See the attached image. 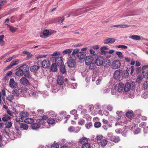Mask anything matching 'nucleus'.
<instances>
[{"mask_svg":"<svg viewBox=\"0 0 148 148\" xmlns=\"http://www.w3.org/2000/svg\"><path fill=\"white\" fill-rule=\"evenodd\" d=\"M15 20L18 21L16 17L13 16L11 17L10 21L11 22L14 23L15 21Z\"/></svg>","mask_w":148,"mask_h":148,"instance_id":"60","label":"nucleus"},{"mask_svg":"<svg viewBox=\"0 0 148 148\" xmlns=\"http://www.w3.org/2000/svg\"><path fill=\"white\" fill-rule=\"evenodd\" d=\"M85 122L84 120L82 119H80L78 121V124L80 125H83L84 124Z\"/></svg>","mask_w":148,"mask_h":148,"instance_id":"48","label":"nucleus"},{"mask_svg":"<svg viewBox=\"0 0 148 148\" xmlns=\"http://www.w3.org/2000/svg\"><path fill=\"white\" fill-rule=\"evenodd\" d=\"M19 68L22 69V70H23V72L27 71H29V67L28 66L25 64H23Z\"/></svg>","mask_w":148,"mask_h":148,"instance_id":"21","label":"nucleus"},{"mask_svg":"<svg viewBox=\"0 0 148 148\" xmlns=\"http://www.w3.org/2000/svg\"><path fill=\"white\" fill-rule=\"evenodd\" d=\"M4 37V35H2L0 36V44L1 45H3L4 44V42L3 40Z\"/></svg>","mask_w":148,"mask_h":148,"instance_id":"46","label":"nucleus"},{"mask_svg":"<svg viewBox=\"0 0 148 148\" xmlns=\"http://www.w3.org/2000/svg\"><path fill=\"white\" fill-rule=\"evenodd\" d=\"M85 63L87 65H89L91 63L94 62V58L91 56L86 57L85 59Z\"/></svg>","mask_w":148,"mask_h":148,"instance_id":"7","label":"nucleus"},{"mask_svg":"<svg viewBox=\"0 0 148 148\" xmlns=\"http://www.w3.org/2000/svg\"><path fill=\"white\" fill-rule=\"evenodd\" d=\"M29 114L28 113L25 112V111H22L20 112V115L21 117H27L28 116Z\"/></svg>","mask_w":148,"mask_h":148,"instance_id":"33","label":"nucleus"},{"mask_svg":"<svg viewBox=\"0 0 148 148\" xmlns=\"http://www.w3.org/2000/svg\"><path fill=\"white\" fill-rule=\"evenodd\" d=\"M47 122L49 124L51 125H52L56 122L55 120L52 118L49 119L47 120Z\"/></svg>","mask_w":148,"mask_h":148,"instance_id":"38","label":"nucleus"},{"mask_svg":"<svg viewBox=\"0 0 148 148\" xmlns=\"http://www.w3.org/2000/svg\"><path fill=\"white\" fill-rule=\"evenodd\" d=\"M14 66V64H13V62L10 63V65L8 66L5 69V70H8L10 68H11L13 66Z\"/></svg>","mask_w":148,"mask_h":148,"instance_id":"57","label":"nucleus"},{"mask_svg":"<svg viewBox=\"0 0 148 148\" xmlns=\"http://www.w3.org/2000/svg\"><path fill=\"white\" fill-rule=\"evenodd\" d=\"M122 76L125 78H127L129 76V73L127 70L122 71Z\"/></svg>","mask_w":148,"mask_h":148,"instance_id":"35","label":"nucleus"},{"mask_svg":"<svg viewBox=\"0 0 148 148\" xmlns=\"http://www.w3.org/2000/svg\"><path fill=\"white\" fill-rule=\"evenodd\" d=\"M24 76L27 78H30L31 77L29 71H27L24 72Z\"/></svg>","mask_w":148,"mask_h":148,"instance_id":"45","label":"nucleus"},{"mask_svg":"<svg viewBox=\"0 0 148 148\" xmlns=\"http://www.w3.org/2000/svg\"><path fill=\"white\" fill-rule=\"evenodd\" d=\"M96 138L97 140V142L98 143H99L100 141H101L103 139V136L101 135L97 136Z\"/></svg>","mask_w":148,"mask_h":148,"instance_id":"42","label":"nucleus"},{"mask_svg":"<svg viewBox=\"0 0 148 148\" xmlns=\"http://www.w3.org/2000/svg\"><path fill=\"white\" fill-rule=\"evenodd\" d=\"M44 121L42 119H37L36 123H34L32 125L31 127L33 129L37 130L41 126V125L45 124Z\"/></svg>","mask_w":148,"mask_h":148,"instance_id":"2","label":"nucleus"},{"mask_svg":"<svg viewBox=\"0 0 148 148\" xmlns=\"http://www.w3.org/2000/svg\"><path fill=\"white\" fill-rule=\"evenodd\" d=\"M28 93L29 95L34 98H36L37 97L38 95V93L36 91H32L31 90H29Z\"/></svg>","mask_w":148,"mask_h":148,"instance_id":"20","label":"nucleus"},{"mask_svg":"<svg viewBox=\"0 0 148 148\" xmlns=\"http://www.w3.org/2000/svg\"><path fill=\"white\" fill-rule=\"evenodd\" d=\"M24 122L27 123H32L34 122V120L33 118H27L25 119Z\"/></svg>","mask_w":148,"mask_h":148,"instance_id":"32","label":"nucleus"},{"mask_svg":"<svg viewBox=\"0 0 148 148\" xmlns=\"http://www.w3.org/2000/svg\"><path fill=\"white\" fill-rule=\"evenodd\" d=\"M116 113L119 116L117 118L118 120L121 119H123V112H122L118 111H117Z\"/></svg>","mask_w":148,"mask_h":148,"instance_id":"25","label":"nucleus"},{"mask_svg":"<svg viewBox=\"0 0 148 148\" xmlns=\"http://www.w3.org/2000/svg\"><path fill=\"white\" fill-rule=\"evenodd\" d=\"M143 77V76L142 74H139L136 79V82L138 83H140L142 82Z\"/></svg>","mask_w":148,"mask_h":148,"instance_id":"24","label":"nucleus"},{"mask_svg":"<svg viewBox=\"0 0 148 148\" xmlns=\"http://www.w3.org/2000/svg\"><path fill=\"white\" fill-rule=\"evenodd\" d=\"M84 117L88 121H90L91 119V117L88 114H87L84 116Z\"/></svg>","mask_w":148,"mask_h":148,"instance_id":"56","label":"nucleus"},{"mask_svg":"<svg viewBox=\"0 0 148 148\" xmlns=\"http://www.w3.org/2000/svg\"><path fill=\"white\" fill-rule=\"evenodd\" d=\"M15 74L18 76H22L24 75L23 71V70L20 68L16 71Z\"/></svg>","mask_w":148,"mask_h":148,"instance_id":"23","label":"nucleus"},{"mask_svg":"<svg viewBox=\"0 0 148 148\" xmlns=\"http://www.w3.org/2000/svg\"><path fill=\"white\" fill-rule=\"evenodd\" d=\"M48 113L49 114V115L52 117H54L55 116V114H54V112L53 111H50L48 112Z\"/></svg>","mask_w":148,"mask_h":148,"instance_id":"64","label":"nucleus"},{"mask_svg":"<svg viewBox=\"0 0 148 148\" xmlns=\"http://www.w3.org/2000/svg\"><path fill=\"white\" fill-rule=\"evenodd\" d=\"M82 148H90V145L89 143H87L82 145Z\"/></svg>","mask_w":148,"mask_h":148,"instance_id":"50","label":"nucleus"},{"mask_svg":"<svg viewBox=\"0 0 148 148\" xmlns=\"http://www.w3.org/2000/svg\"><path fill=\"white\" fill-rule=\"evenodd\" d=\"M99 143V145L101 146V147H104L107 144V141L105 139H103L101 141H100Z\"/></svg>","mask_w":148,"mask_h":148,"instance_id":"27","label":"nucleus"},{"mask_svg":"<svg viewBox=\"0 0 148 148\" xmlns=\"http://www.w3.org/2000/svg\"><path fill=\"white\" fill-rule=\"evenodd\" d=\"M9 86L12 88H17V84L13 78H11L9 82Z\"/></svg>","mask_w":148,"mask_h":148,"instance_id":"4","label":"nucleus"},{"mask_svg":"<svg viewBox=\"0 0 148 148\" xmlns=\"http://www.w3.org/2000/svg\"><path fill=\"white\" fill-rule=\"evenodd\" d=\"M124 86V84L121 83L119 84V86H117V90L118 93L123 91Z\"/></svg>","mask_w":148,"mask_h":148,"instance_id":"16","label":"nucleus"},{"mask_svg":"<svg viewBox=\"0 0 148 148\" xmlns=\"http://www.w3.org/2000/svg\"><path fill=\"white\" fill-rule=\"evenodd\" d=\"M101 52L102 53L105 54L106 52V50H108L107 47L103 46L101 48Z\"/></svg>","mask_w":148,"mask_h":148,"instance_id":"31","label":"nucleus"},{"mask_svg":"<svg viewBox=\"0 0 148 148\" xmlns=\"http://www.w3.org/2000/svg\"><path fill=\"white\" fill-rule=\"evenodd\" d=\"M40 68V66L38 65H33L30 68V71L32 72H35L37 71Z\"/></svg>","mask_w":148,"mask_h":148,"instance_id":"15","label":"nucleus"},{"mask_svg":"<svg viewBox=\"0 0 148 148\" xmlns=\"http://www.w3.org/2000/svg\"><path fill=\"white\" fill-rule=\"evenodd\" d=\"M42 34L43 35V36L44 37H43L41 36H40L41 37L43 38H47L51 35L52 34V33L50 32V31L48 29H46L43 32Z\"/></svg>","mask_w":148,"mask_h":148,"instance_id":"13","label":"nucleus"},{"mask_svg":"<svg viewBox=\"0 0 148 148\" xmlns=\"http://www.w3.org/2000/svg\"><path fill=\"white\" fill-rule=\"evenodd\" d=\"M121 62L119 60H116L112 63L111 66L113 69H116L119 68L121 66Z\"/></svg>","mask_w":148,"mask_h":148,"instance_id":"6","label":"nucleus"},{"mask_svg":"<svg viewBox=\"0 0 148 148\" xmlns=\"http://www.w3.org/2000/svg\"><path fill=\"white\" fill-rule=\"evenodd\" d=\"M104 60L103 58L99 57L96 59L95 64L98 66H100L102 65L104 62Z\"/></svg>","mask_w":148,"mask_h":148,"instance_id":"9","label":"nucleus"},{"mask_svg":"<svg viewBox=\"0 0 148 148\" xmlns=\"http://www.w3.org/2000/svg\"><path fill=\"white\" fill-rule=\"evenodd\" d=\"M20 127L25 130H27L29 128L28 125L24 123H21Z\"/></svg>","mask_w":148,"mask_h":148,"instance_id":"30","label":"nucleus"},{"mask_svg":"<svg viewBox=\"0 0 148 148\" xmlns=\"http://www.w3.org/2000/svg\"><path fill=\"white\" fill-rule=\"evenodd\" d=\"M13 99L14 97L11 95H9L7 98V99L10 102Z\"/></svg>","mask_w":148,"mask_h":148,"instance_id":"53","label":"nucleus"},{"mask_svg":"<svg viewBox=\"0 0 148 148\" xmlns=\"http://www.w3.org/2000/svg\"><path fill=\"white\" fill-rule=\"evenodd\" d=\"M92 126V123L89 122L86 123L85 125V126L87 129H89Z\"/></svg>","mask_w":148,"mask_h":148,"instance_id":"52","label":"nucleus"},{"mask_svg":"<svg viewBox=\"0 0 148 148\" xmlns=\"http://www.w3.org/2000/svg\"><path fill=\"white\" fill-rule=\"evenodd\" d=\"M79 142L80 144L83 145V144H85L88 143V140L87 138L82 137L79 140Z\"/></svg>","mask_w":148,"mask_h":148,"instance_id":"19","label":"nucleus"},{"mask_svg":"<svg viewBox=\"0 0 148 148\" xmlns=\"http://www.w3.org/2000/svg\"><path fill=\"white\" fill-rule=\"evenodd\" d=\"M5 128H10L12 126V123L11 122L7 121L5 123Z\"/></svg>","mask_w":148,"mask_h":148,"instance_id":"34","label":"nucleus"},{"mask_svg":"<svg viewBox=\"0 0 148 148\" xmlns=\"http://www.w3.org/2000/svg\"><path fill=\"white\" fill-rule=\"evenodd\" d=\"M60 66V72L62 74L66 72V69L65 66L64 65H61Z\"/></svg>","mask_w":148,"mask_h":148,"instance_id":"37","label":"nucleus"},{"mask_svg":"<svg viewBox=\"0 0 148 148\" xmlns=\"http://www.w3.org/2000/svg\"><path fill=\"white\" fill-rule=\"evenodd\" d=\"M57 66V64L54 63H53L52 64L51 69L52 71L54 72L57 71L58 70Z\"/></svg>","mask_w":148,"mask_h":148,"instance_id":"26","label":"nucleus"},{"mask_svg":"<svg viewBox=\"0 0 148 148\" xmlns=\"http://www.w3.org/2000/svg\"><path fill=\"white\" fill-rule=\"evenodd\" d=\"M118 121H117L116 123H115V125L116 126L117 125H122L124 124V123L123 121H121L120 120V119L119 120H118Z\"/></svg>","mask_w":148,"mask_h":148,"instance_id":"47","label":"nucleus"},{"mask_svg":"<svg viewBox=\"0 0 148 148\" xmlns=\"http://www.w3.org/2000/svg\"><path fill=\"white\" fill-rule=\"evenodd\" d=\"M64 20V17H59L56 18V20L57 22L59 23H61Z\"/></svg>","mask_w":148,"mask_h":148,"instance_id":"40","label":"nucleus"},{"mask_svg":"<svg viewBox=\"0 0 148 148\" xmlns=\"http://www.w3.org/2000/svg\"><path fill=\"white\" fill-rule=\"evenodd\" d=\"M117 86L116 85H114L112 88L111 92V94L112 95H115L116 96L119 95L118 92H117Z\"/></svg>","mask_w":148,"mask_h":148,"instance_id":"12","label":"nucleus"},{"mask_svg":"<svg viewBox=\"0 0 148 148\" xmlns=\"http://www.w3.org/2000/svg\"><path fill=\"white\" fill-rule=\"evenodd\" d=\"M89 69L91 70H93L95 69L96 66L94 62L91 63L89 65Z\"/></svg>","mask_w":148,"mask_h":148,"instance_id":"44","label":"nucleus"},{"mask_svg":"<svg viewBox=\"0 0 148 148\" xmlns=\"http://www.w3.org/2000/svg\"><path fill=\"white\" fill-rule=\"evenodd\" d=\"M130 83L129 82H126L125 84L124 87V90L126 92H128L130 89Z\"/></svg>","mask_w":148,"mask_h":148,"instance_id":"22","label":"nucleus"},{"mask_svg":"<svg viewBox=\"0 0 148 148\" xmlns=\"http://www.w3.org/2000/svg\"><path fill=\"white\" fill-rule=\"evenodd\" d=\"M129 38L135 40H140V37L138 35H132L129 37Z\"/></svg>","mask_w":148,"mask_h":148,"instance_id":"29","label":"nucleus"},{"mask_svg":"<svg viewBox=\"0 0 148 148\" xmlns=\"http://www.w3.org/2000/svg\"><path fill=\"white\" fill-rule=\"evenodd\" d=\"M77 56L79 59H84L85 57V54L83 52H80L77 53Z\"/></svg>","mask_w":148,"mask_h":148,"instance_id":"18","label":"nucleus"},{"mask_svg":"<svg viewBox=\"0 0 148 148\" xmlns=\"http://www.w3.org/2000/svg\"><path fill=\"white\" fill-rule=\"evenodd\" d=\"M55 59V63L58 66H60L62 64V57H55L53 59Z\"/></svg>","mask_w":148,"mask_h":148,"instance_id":"8","label":"nucleus"},{"mask_svg":"<svg viewBox=\"0 0 148 148\" xmlns=\"http://www.w3.org/2000/svg\"><path fill=\"white\" fill-rule=\"evenodd\" d=\"M72 51V49H67L64 50L62 52V53L64 54H68V56H69Z\"/></svg>","mask_w":148,"mask_h":148,"instance_id":"36","label":"nucleus"},{"mask_svg":"<svg viewBox=\"0 0 148 148\" xmlns=\"http://www.w3.org/2000/svg\"><path fill=\"white\" fill-rule=\"evenodd\" d=\"M140 132V129L139 128H138L136 129L134 131V133L135 134H137Z\"/></svg>","mask_w":148,"mask_h":148,"instance_id":"63","label":"nucleus"},{"mask_svg":"<svg viewBox=\"0 0 148 148\" xmlns=\"http://www.w3.org/2000/svg\"><path fill=\"white\" fill-rule=\"evenodd\" d=\"M115 39L112 38H110L108 39L105 40L104 41V43L105 44H108L109 43H113L115 41Z\"/></svg>","mask_w":148,"mask_h":148,"instance_id":"14","label":"nucleus"},{"mask_svg":"<svg viewBox=\"0 0 148 148\" xmlns=\"http://www.w3.org/2000/svg\"><path fill=\"white\" fill-rule=\"evenodd\" d=\"M64 79L63 78L60 76H58L57 77V82L60 85H62L64 83Z\"/></svg>","mask_w":148,"mask_h":148,"instance_id":"17","label":"nucleus"},{"mask_svg":"<svg viewBox=\"0 0 148 148\" xmlns=\"http://www.w3.org/2000/svg\"><path fill=\"white\" fill-rule=\"evenodd\" d=\"M60 55V53L59 52H57V51L53 53V54H51V56H54V57H52V58L51 59V61L53 60L55 57H56V56H59Z\"/></svg>","mask_w":148,"mask_h":148,"instance_id":"41","label":"nucleus"},{"mask_svg":"<svg viewBox=\"0 0 148 148\" xmlns=\"http://www.w3.org/2000/svg\"><path fill=\"white\" fill-rule=\"evenodd\" d=\"M101 124L99 122H96L94 124V126L96 128H99L101 126Z\"/></svg>","mask_w":148,"mask_h":148,"instance_id":"51","label":"nucleus"},{"mask_svg":"<svg viewBox=\"0 0 148 148\" xmlns=\"http://www.w3.org/2000/svg\"><path fill=\"white\" fill-rule=\"evenodd\" d=\"M12 93L17 96H22L26 92V88H21L13 90Z\"/></svg>","mask_w":148,"mask_h":148,"instance_id":"1","label":"nucleus"},{"mask_svg":"<svg viewBox=\"0 0 148 148\" xmlns=\"http://www.w3.org/2000/svg\"><path fill=\"white\" fill-rule=\"evenodd\" d=\"M59 147V145L57 143H54L51 146V148H58Z\"/></svg>","mask_w":148,"mask_h":148,"instance_id":"59","label":"nucleus"},{"mask_svg":"<svg viewBox=\"0 0 148 148\" xmlns=\"http://www.w3.org/2000/svg\"><path fill=\"white\" fill-rule=\"evenodd\" d=\"M42 66L44 68H47L49 67L50 65V63L49 61L45 60H44L42 62Z\"/></svg>","mask_w":148,"mask_h":148,"instance_id":"10","label":"nucleus"},{"mask_svg":"<svg viewBox=\"0 0 148 148\" xmlns=\"http://www.w3.org/2000/svg\"><path fill=\"white\" fill-rule=\"evenodd\" d=\"M69 87L71 88L75 89L77 87V84L76 83L71 84L69 83L68 85Z\"/></svg>","mask_w":148,"mask_h":148,"instance_id":"39","label":"nucleus"},{"mask_svg":"<svg viewBox=\"0 0 148 148\" xmlns=\"http://www.w3.org/2000/svg\"><path fill=\"white\" fill-rule=\"evenodd\" d=\"M10 117L9 116L7 117H3L2 118V120L3 121H6L10 119Z\"/></svg>","mask_w":148,"mask_h":148,"instance_id":"62","label":"nucleus"},{"mask_svg":"<svg viewBox=\"0 0 148 148\" xmlns=\"http://www.w3.org/2000/svg\"><path fill=\"white\" fill-rule=\"evenodd\" d=\"M143 87L145 89H147L148 88V82L145 81L143 84Z\"/></svg>","mask_w":148,"mask_h":148,"instance_id":"61","label":"nucleus"},{"mask_svg":"<svg viewBox=\"0 0 148 148\" xmlns=\"http://www.w3.org/2000/svg\"><path fill=\"white\" fill-rule=\"evenodd\" d=\"M122 71L120 70H116L114 74V77L115 79H118L122 76Z\"/></svg>","mask_w":148,"mask_h":148,"instance_id":"5","label":"nucleus"},{"mask_svg":"<svg viewBox=\"0 0 148 148\" xmlns=\"http://www.w3.org/2000/svg\"><path fill=\"white\" fill-rule=\"evenodd\" d=\"M116 47L123 49H127V47L125 45H117L116 46Z\"/></svg>","mask_w":148,"mask_h":148,"instance_id":"58","label":"nucleus"},{"mask_svg":"<svg viewBox=\"0 0 148 148\" xmlns=\"http://www.w3.org/2000/svg\"><path fill=\"white\" fill-rule=\"evenodd\" d=\"M111 140L115 143H117L120 141V139L119 136H114L111 138Z\"/></svg>","mask_w":148,"mask_h":148,"instance_id":"28","label":"nucleus"},{"mask_svg":"<svg viewBox=\"0 0 148 148\" xmlns=\"http://www.w3.org/2000/svg\"><path fill=\"white\" fill-rule=\"evenodd\" d=\"M68 65L69 67H74L75 65L74 57L70 56L67 62Z\"/></svg>","mask_w":148,"mask_h":148,"instance_id":"3","label":"nucleus"},{"mask_svg":"<svg viewBox=\"0 0 148 148\" xmlns=\"http://www.w3.org/2000/svg\"><path fill=\"white\" fill-rule=\"evenodd\" d=\"M133 114V112H127L126 114V116L127 117L130 118L132 117Z\"/></svg>","mask_w":148,"mask_h":148,"instance_id":"43","label":"nucleus"},{"mask_svg":"<svg viewBox=\"0 0 148 148\" xmlns=\"http://www.w3.org/2000/svg\"><path fill=\"white\" fill-rule=\"evenodd\" d=\"M20 83L25 86H28L30 84L29 81L24 77H23L20 79Z\"/></svg>","mask_w":148,"mask_h":148,"instance_id":"11","label":"nucleus"},{"mask_svg":"<svg viewBox=\"0 0 148 148\" xmlns=\"http://www.w3.org/2000/svg\"><path fill=\"white\" fill-rule=\"evenodd\" d=\"M116 54L117 55L118 57L119 58H122L123 56L122 53L120 52L116 51Z\"/></svg>","mask_w":148,"mask_h":148,"instance_id":"55","label":"nucleus"},{"mask_svg":"<svg viewBox=\"0 0 148 148\" xmlns=\"http://www.w3.org/2000/svg\"><path fill=\"white\" fill-rule=\"evenodd\" d=\"M79 49H76L73 50V52L72 53V56H74L77 53V54L78 53L79 51Z\"/></svg>","mask_w":148,"mask_h":148,"instance_id":"54","label":"nucleus"},{"mask_svg":"<svg viewBox=\"0 0 148 148\" xmlns=\"http://www.w3.org/2000/svg\"><path fill=\"white\" fill-rule=\"evenodd\" d=\"M8 25L9 27L10 30L11 32H15L16 30L17 29L16 28L14 27H12Z\"/></svg>","mask_w":148,"mask_h":148,"instance_id":"49","label":"nucleus"}]
</instances>
